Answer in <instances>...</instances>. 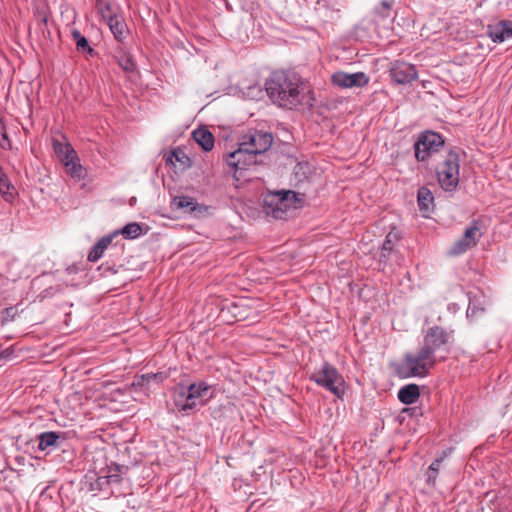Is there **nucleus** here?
<instances>
[{
	"label": "nucleus",
	"instance_id": "f257e3e1",
	"mask_svg": "<svg viewBox=\"0 0 512 512\" xmlns=\"http://www.w3.org/2000/svg\"><path fill=\"white\" fill-rule=\"evenodd\" d=\"M266 92L273 103L293 109L301 105L313 106L314 98L306 95L301 78L291 72L276 71L265 82Z\"/></svg>",
	"mask_w": 512,
	"mask_h": 512
},
{
	"label": "nucleus",
	"instance_id": "f03ea898",
	"mask_svg": "<svg viewBox=\"0 0 512 512\" xmlns=\"http://www.w3.org/2000/svg\"><path fill=\"white\" fill-rule=\"evenodd\" d=\"M304 195L292 190H279L267 193L263 199V209L267 216L285 219L289 212L301 208Z\"/></svg>",
	"mask_w": 512,
	"mask_h": 512
},
{
	"label": "nucleus",
	"instance_id": "7ed1b4c3",
	"mask_svg": "<svg viewBox=\"0 0 512 512\" xmlns=\"http://www.w3.org/2000/svg\"><path fill=\"white\" fill-rule=\"evenodd\" d=\"M436 364L435 355L421 347L417 353H406L399 363L394 365L396 375L401 379L425 377Z\"/></svg>",
	"mask_w": 512,
	"mask_h": 512
},
{
	"label": "nucleus",
	"instance_id": "20e7f679",
	"mask_svg": "<svg viewBox=\"0 0 512 512\" xmlns=\"http://www.w3.org/2000/svg\"><path fill=\"white\" fill-rule=\"evenodd\" d=\"M459 154L449 151L436 168L437 179L440 187L447 192H453L459 185Z\"/></svg>",
	"mask_w": 512,
	"mask_h": 512
},
{
	"label": "nucleus",
	"instance_id": "39448f33",
	"mask_svg": "<svg viewBox=\"0 0 512 512\" xmlns=\"http://www.w3.org/2000/svg\"><path fill=\"white\" fill-rule=\"evenodd\" d=\"M310 380L330 391L338 398H341L344 394V379L342 375L327 361H324L322 366L310 375Z\"/></svg>",
	"mask_w": 512,
	"mask_h": 512
},
{
	"label": "nucleus",
	"instance_id": "423d86ee",
	"mask_svg": "<svg viewBox=\"0 0 512 512\" xmlns=\"http://www.w3.org/2000/svg\"><path fill=\"white\" fill-rule=\"evenodd\" d=\"M444 140L439 133L426 131L422 133L414 144L415 157L418 161L427 160L430 155L443 146Z\"/></svg>",
	"mask_w": 512,
	"mask_h": 512
},
{
	"label": "nucleus",
	"instance_id": "0eeeda50",
	"mask_svg": "<svg viewBox=\"0 0 512 512\" xmlns=\"http://www.w3.org/2000/svg\"><path fill=\"white\" fill-rule=\"evenodd\" d=\"M388 72L395 85H409L418 78L416 66L403 60L392 61Z\"/></svg>",
	"mask_w": 512,
	"mask_h": 512
},
{
	"label": "nucleus",
	"instance_id": "6e6552de",
	"mask_svg": "<svg viewBox=\"0 0 512 512\" xmlns=\"http://www.w3.org/2000/svg\"><path fill=\"white\" fill-rule=\"evenodd\" d=\"M272 142L273 137L271 133L251 130L242 137L240 143L256 157L266 152L271 147Z\"/></svg>",
	"mask_w": 512,
	"mask_h": 512
},
{
	"label": "nucleus",
	"instance_id": "1a4fd4ad",
	"mask_svg": "<svg viewBox=\"0 0 512 512\" xmlns=\"http://www.w3.org/2000/svg\"><path fill=\"white\" fill-rule=\"evenodd\" d=\"M482 233L476 222L473 223L472 226L468 227L462 238L457 240L450 249V254L453 256H457L465 253L467 250L476 246L479 239L481 238Z\"/></svg>",
	"mask_w": 512,
	"mask_h": 512
},
{
	"label": "nucleus",
	"instance_id": "9d476101",
	"mask_svg": "<svg viewBox=\"0 0 512 512\" xmlns=\"http://www.w3.org/2000/svg\"><path fill=\"white\" fill-rule=\"evenodd\" d=\"M102 17L107 21V24L114 35L115 39L122 42L126 38L127 25L123 18L111 11V5L109 3L104 4L100 8Z\"/></svg>",
	"mask_w": 512,
	"mask_h": 512
},
{
	"label": "nucleus",
	"instance_id": "9b49d317",
	"mask_svg": "<svg viewBox=\"0 0 512 512\" xmlns=\"http://www.w3.org/2000/svg\"><path fill=\"white\" fill-rule=\"evenodd\" d=\"M332 83L341 88L364 87L369 83V77L364 72L346 73L338 71L331 77Z\"/></svg>",
	"mask_w": 512,
	"mask_h": 512
},
{
	"label": "nucleus",
	"instance_id": "f8f14e48",
	"mask_svg": "<svg viewBox=\"0 0 512 512\" xmlns=\"http://www.w3.org/2000/svg\"><path fill=\"white\" fill-rule=\"evenodd\" d=\"M449 334L439 326H433L427 331L422 347L427 349L431 355H435L436 350L447 344Z\"/></svg>",
	"mask_w": 512,
	"mask_h": 512
},
{
	"label": "nucleus",
	"instance_id": "ddd939ff",
	"mask_svg": "<svg viewBox=\"0 0 512 512\" xmlns=\"http://www.w3.org/2000/svg\"><path fill=\"white\" fill-rule=\"evenodd\" d=\"M256 162V157L241 143H239L238 149L231 152L227 158L228 165L236 170H244Z\"/></svg>",
	"mask_w": 512,
	"mask_h": 512
},
{
	"label": "nucleus",
	"instance_id": "4468645a",
	"mask_svg": "<svg viewBox=\"0 0 512 512\" xmlns=\"http://www.w3.org/2000/svg\"><path fill=\"white\" fill-rule=\"evenodd\" d=\"M400 241V235L397 231L391 230L380 248L379 262L386 265L396 257V245Z\"/></svg>",
	"mask_w": 512,
	"mask_h": 512
},
{
	"label": "nucleus",
	"instance_id": "2eb2a0df",
	"mask_svg": "<svg viewBox=\"0 0 512 512\" xmlns=\"http://www.w3.org/2000/svg\"><path fill=\"white\" fill-rule=\"evenodd\" d=\"M489 37L495 43L512 40V21L502 20L487 27Z\"/></svg>",
	"mask_w": 512,
	"mask_h": 512
},
{
	"label": "nucleus",
	"instance_id": "dca6fc26",
	"mask_svg": "<svg viewBox=\"0 0 512 512\" xmlns=\"http://www.w3.org/2000/svg\"><path fill=\"white\" fill-rule=\"evenodd\" d=\"M186 388L188 391L187 397L189 398L193 409H195L199 404H205V402L211 397V395H209L211 387L206 382L200 381L198 383H192Z\"/></svg>",
	"mask_w": 512,
	"mask_h": 512
},
{
	"label": "nucleus",
	"instance_id": "f3484780",
	"mask_svg": "<svg viewBox=\"0 0 512 512\" xmlns=\"http://www.w3.org/2000/svg\"><path fill=\"white\" fill-rule=\"evenodd\" d=\"M171 207L177 210H183L194 216H198L206 211V207L197 203V201L190 196L181 195L176 196L171 201Z\"/></svg>",
	"mask_w": 512,
	"mask_h": 512
},
{
	"label": "nucleus",
	"instance_id": "a211bd4d",
	"mask_svg": "<svg viewBox=\"0 0 512 512\" xmlns=\"http://www.w3.org/2000/svg\"><path fill=\"white\" fill-rule=\"evenodd\" d=\"M119 235V231H114L112 234L103 236L99 239L91 248L88 254V261L97 262L103 255L104 251L108 248V246L112 243L113 238Z\"/></svg>",
	"mask_w": 512,
	"mask_h": 512
},
{
	"label": "nucleus",
	"instance_id": "6ab92c4d",
	"mask_svg": "<svg viewBox=\"0 0 512 512\" xmlns=\"http://www.w3.org/2000/svg\"><path fill=\"white\" fill-rule=\"evenodd\" d=\"M187 394L188 391L184 385L177 386L172 393L174 406L179 412L187 413L188 411L193 410V406L187 397Z\"/></svg>",
	"mask_w": 512,
	"mask_h": 512
},
{
	"label": "nucleus",
	"instance_id": "aec40b11",
	"mask_svg": "<svg viewBox=\"0 0 512 512\" xmlns=\"http://www.w3.org/2000/svg\"><path fill=\"white\" fill-rule=\"evenodd\" d=\"M38 448L41 451L52 450L59 447V441L64 440L62 433L47 431L38 436Z\"/></svg>",
	"mask_w": 512,
	"mask_h": 512
},
{
	"label": "nucleus",
	"instance_id": "412c9836",
	"mask_svg": "<svg viewBox=\"0 0 512 512\" xmlns=\"http://www.w3.org/2000/svg\"><path fill=\"white\" fill-rule=\"evenodd\" d=\"M397 396L399 401L405 405L414 404L420 397V388L414 383L407 384L399 389Z\"/></svg>",
	"mask_w": 512,
	"mask_h": 512
},
{
	"label": "nucleus",
	"instance_id": "4be33fe9",
	"mask_svg": "<svg viewBox=\"0 0 512 512\" xmlns=\"http://www.w3.org/2000/svg\"><path fill=\"white\" fill-rule=\"evenodd\" d=\"M450 451H442L441 455H439L428 467L425 475H426V483L431 487H435L438 473L441 469L442 463L444 459L448 456Z\"/></svg>",
	"mask_w": 512,
	"mask_h": 512
},
{
	"label": "nucleus",
	"instance_id": "5701e85b",
	"mask_svg": "<svg viewBox=\"0 0 512 512\" xmlns=\"http://www.w3.org/2000/svg\"><path fill=\"white\" fill-rule=\"evenodd\" d=\"M417 202L419 210L423 213H429L434 208V196L430 189L427 187H421L417 193Z\"/></svg>",
	"mask_w": 512,
	"mask_h": 512
},
{
	"label": "nucleus",
	"instance_id": "b1692460",
	"mask_svg": "<svg viewBox=\"0 0 512 512\" xmlns=\"http://www.w3.org/2000/svg\"><path fill=\"white\" fill-rule=\"evenodd\" d=\"M71 37L75 42L76 49L79 53L93 57L97 52L90 46L87 38L77 29L71 31Z\"/></svg>",
	"mask_w": 512,
	"mask_h": 512
},
{
	"label": "nucleus",
	"instance_id": "393cba45",
	"mask_svg": "<svg viewBox=\"0 0 512 512\" xmlns=\"http://www.w3.org/2000/svg\"><path fill=\"white\" fill-rule=\"evenodd\" d=\"M0 194L7 202H12L16 195V189L12 185L9 177L7 174L3 171L2 167L0 166Z\"/></svg>",
	"mask_w": 512,
	"mask_h": 512
},
{
	"label": "nucleus",
	"instance_id": "a878e982",
	"mask_svg": "<svg viewBox=\"0 0 512 512\" xmlns=\"http://www.w3.org/2000/svg\"><path fill=\"white\" fill-rule=\"evenodd\" d=\"M193 138L205 151H211L214 147V136L207 129H196L193 132Z\"/></svg>",
	"mask_w": 512,
	"mask_h": 512
},
{
	"label": "nucleus",
	"instance_id": "bb28decb",
	"mask_svg": "<svg viewBox=\"0 0 512 512\" xmlns=\"http://www.w3.org/2000/svg\"><path fill=\"white\" fill-rule=\"evenodd\" d=\"M64 165L66 167L67 173L74 179H82L84 177L83 167L79 162V158L75 153L74 156H71L64 161Z\"/></svg>",
	"mask_w": 512,
	"mask_h": 512
},
{
	"label": "nucleus",
	"instance_id": "cd10ccee",
	"mask_svg": "<svg viewBox=\"0 0 512 512\" xmlns=\"http://www.w3.org/2000/svg\"><path fill=\"white\" fill-rule=\"evenodd\" d=\"M311 174V167L307 162H298L293 168V179L296 183H303Z\"/></svg>",
	"mask_w": 512,
	"mask_h": 512
},
{
	"label": "nucleus",
	"instance_id": "c85d7f7f",
	"mask_svg": "<svg viewBox=\"0 0 512 512\" xmlns=\"http://www.w3.org/2000/svg\"><path fill=\"white\" fill-rule=\"evenodd\" d=\"M53 148L55 153L62 158L63 162L76 153L69 143H62L58 140H53Z\"/></svg>",
	"mask_w": 512,
	"mask_h": 512
},
{
	"label": "nucleus",
	"instance_id": "c756f323",
	"mask_svg": "<svg viewBox=\"0 0 512 512\" xmlns=\"http://www.w3.org/2000/svg\"><path fill=\"white\" fill-rule=\"evenodd\" d=\"M116 60L118 65L127 73H132L136 70V63L133 60V57L126 52L121 53L119 56H116Z\"/></svg>",
	"mask_w": 512,
	"mask_h": 512
},
{
	"label": "nucleus",
	"instance_id": "7c9ffc66",
	"mask_svg": "<svg viewBox=\"0 0 512 512\" xmlns=\"http://www.w3.org/2000/svg\"><path fill=\"white\" fill-rule=\"evenodd\" d=\"M122 234L126 239H135L142 234V227L137 222H131L126 224L119 234Z\"/></svg>",
	"mask_w": 512,
	"mask_h": 512
},
{
	"label": "nucleus",
	"instance_id": "2f4dec72",
	"mask_svg": "<svg viewBox=\"0 0 512 512\" xmlns=\"http://www.w3.org/2000/svg\"><path fill=\"white\" fill-rule=\"evenodd\" d=\"M394 4V0H382L379 6H376L374 12L377 16L382 19L391 17V10Z\"/></svg>",
	"mask_w": 512,
	"mask_h": 512
},
{
	"label": "nucleus",
	"instance_id": "473e14b6",
	"mask_svg": "<svg viewBox=\"0 0 512 512\" xmlns=\"http://www.w3.org/2000/svg\"><path fill=\"white\" fill-rule=\"evenodd\" d=\"M140 378L141 382L138 381L139 385H143L144 383L150 384L151 382L162 383L167 378V374L163 372L147 373L143 374Z\"/></svg>",
	"mask_w": 512,
	"mask_h": 512
},
{
	"label": "nucleus",
	"instance_id": "72a5a7b5",
	"mask_svg": "<svg viewBox=\"0 0 512 512\" xmlns=\"http://www.w3.org/2000/svg\"><path fill=\"white\" fill-rule=\"evenodd\" d=\"M484 308L476 305V303H469L467 308V317L468 318H474L476 317L480 312H483Z\"/></svg>",
	"mask_w": 512,
	"mask_h": 512
},
{
	"label": "nucleus",
	"instance_id": "f704fd0d",
	"mask_svg": "<svg viewBox=\"0 0 512 512\" xmlns=\"http://www.w3.org/2000/svg\"><path fill=\"white\" fill-rule=\"evenodd\" d=\"M121 478L118 474H110L106 477L98 478V484L102 485L103 483H119Z\"/></svg>",
	"mask_w": 512,
	"mask_h": 512
},
{
	"label": "nucleus",
	"instance_id": "c9c22d12",
	"mask_svg": "<svg viewBox=\"0 0 512 512\" xmlns=\"http://www.w3.org/2000/svg\"><path fill=\"white\" fill-rule=\"evenodd\" d=\"M0 147L4 150L11 149V142L8 138L6 131L0 134Z\"/></svg>",
	"mask_w": 512,
	"mask_h": 512
},
{
	"label": "nucleus",
	"instance_id": "e433bc0d",
	"mask_svg": "<svg viewBox=\"0 0 512 512\" xmlns=\"http://www.w3.org/2000/svg\"><path fill=\"white\" fill-rule=\"evenodd\" d=\"M182 157H185L184 152L181 149H175L170 152V156L166 158V161H172V158L176 161H181Z\"/></svg>",
	"mask_w": 512,
	"mask_h": 512
},
{
	"label": "nucleus",
	"instance_id": "4c0bfd02",
	"mask_svg": "<svg viewBox=\"0 0 512 512\" xmlns=\"http://www.w3.org/2000/svg\"><path fill=\"white\" fill-rule=\"evenodd\" d=\"M15 308L14 307H9V308H6L5 309V318L7 319L8 317H11L13 318L14 317V314H15Z\"/></svg>",
	"mask_w": 512,
	"mask_h": 512
},
{
	"label": "nucleus",
	"instance_id": "58836bf2",
	"mask_svg": "<svg viewBox=\"0 0 512 512\" xmlns=\"http://www.w3.org/2000/svg\"><path fill=\"white\" fill-rule=\"evenodd\" d=\"M11 354H12V352L10 351V349L0 350V359H6V358H8Z\"/></svg>",
	"mask_w": 512,
	"mask_h": 512
},
{
	"label": "nucleus",
	"instance_id": "ea45409f",
	"mask_svg": "<svg viewBox=\"0 0 512 512\" xmlns=\"http://www.w3.org/2000/svg\"><path fill=\"white\" fill-rule=\"evenodd\" d=\"M3 132H5V127L3 122L0 120V134H2Z\"/></svg>",
	"mask_w": 512,
	"mask_h": 512
}]
</instances>
